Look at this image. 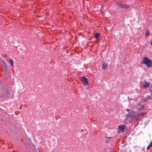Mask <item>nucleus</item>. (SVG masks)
<instances>
[{
    "label": "nucleus",
    "mask_w": 152,
    "mask_h": 152,
    "mask_svg": "<svg viewBox=\"0 0 152 152\" xmlns=\"http://www.w3.org/2000/svg\"><path fill=\"white\" fill-rule=\"evenodd\" d=\"M152 146V142H151L147 147V149H149Z\"/></svg>",
    "instance_id": "nucleus-10"
},
{
    "label": "nucleus",
    "mask_w": 152,
    "mask_h": 152,
    "mask_svg": "<svg viewBox=\"0 0 152 152\" xmlns=\"http://www.w3.org/2000/svg\"><path fill=\"white\" fill-rule=\"evenodd\" d=\"M150 85V83L148 82H145V84L143 85V88H145L149 87Z\"/></svg>",
    "instance_id": "nucleus-6"
},
{
    "label": "nucleus",
    "mask_w": 152,
    "mask_h": 152,
    "mask_svg": "<svg viewBox=\"0 0 152 152\" xmlns=\"http://www.w3.org/2000/svg\"><path fill=\"white\" fill-rule=\"evenodd\" d=\"M140 108H139V110H142L144 109V106L143 105H141L140 106Z\"/></svg>",
    "instance_id": "nucleus-11"
},
{
    "label": "nucleus",
    "mask_w": 152,
    "mask_h": 152,
    "mask_svg": "<svg viewBox=\"0 0 152 152\" xmlns=\"http://www.w3.org/2000/svg\"><path fill=\"white\" fill-rule=\"evenodd\" d=\"M146 113L145 112L141 113L140 114H137V117H139L140 116H141V117H142L143 116H144L145 115H146Z\"/></svg>",
    "instance_id": "nucleus-7"
},
{
    "label": "nucleus",
    "mask_w": 152,
    "mask_h": 152,
    "mask_svg": "<svg viewBox=\"0 0 152 152\" xmlns=\"http://www.w3.org/2000/svg\"><path fill=\"white\" fill-rule=\"evenodd\" d=\"M5 68L6 69H7V66L6 65L5 66Z\"/></svg>",
    "instance_id": "nucleus-16"
},
{
    "label": "nucleus",
    "mask_w": 152,
    "mask_h": 152,
    "mask_svg": "<svg viewBox=\"0 0 152 152\" xmlns=\"http://www.w3.org/2000/svg\"><path fill=\"white\" fill-rule=\"evenodd\" d=\"M125 128L126 126L124 125L118 126L119 130L123 132L124 131V130L125 129Z\"/></svg>",
    "instance_id": "nucleus-5"
},
{
    "label": "nucleus",
    "mask_w": 152,
    "mask_h": 152,
    "mask_svg": "<svg viewBox=\"0 0 152 152\" xmlns=\"http://www.w3.org/2000/svg\"><path fill=\"white\" fill-rule=\"evenodd\" d=\"M149 34L150 33L148 31H147L145 33V35L147 36H148Z\"/></svg>",
    "instance_id": "nucleus-13"
},
{
    "label": "nucleus",
    "mask_w": 152,
    "mask_h": 152,
    "mask_svg": "<svg viewBox=\"0 0 152 152\" xmlns=\"http://www.w3.org/2000/svg\"><path fill=\"white\" fill-rule=\"evenodd\" d=\"M10 62L11 64V65L12 66L13 64V61L11 59H10Z\"/></svg>",
    "instance_id": "nucleus-12"
},
{
    "label": "nucleus",
    "mask_w": 152,
    "mask_h": 152,
    "mask_svg": "<svg viewBox=\"0 0 152 152\" xmlns=\"http://www.w3.org/2000/svg\"><path fill=\"white\" fill-rule=\"evenodd\" d=\"M107 66V64L104 63L102 65V68L103 69H105Z\"/></svg>",
    "instance_id": "nucleus-8"
},
{
    "label": "nucleus",
    "mask_w": 152,
    "mask_h": 152,
    "mask_svg": "<svg viewBox=\"0 0 152 152\" xmlns=\"http://www.w3.org/2000/svg\"><path fill=\"white\" fill-rule=\"evenodd\" d=\"M151 44L152 45V39L151 42Z\"/></svg>",
    "instance_id": "nucleus-17"
},
{
    "label": "nucleus",
    "mask_w": 152,
    "mask_h": 152,
    "mask_svg": "<svg viewBox=\"0 0 152 152\" xmlns=\"http://www.w3.org/2000/svg\"><path fill=\"white\" fill-rule=\"evenodd\" d=\"M150 92L151 93V95L152 96V90H150Z\"/></svg>",
    "instance_id": "nucleus-14"
},
{
    "label": "nucleus",
    "mask_w": 152,
    "mask_h": 152,
    "mask_svg": "<svg viewBox=\"0 0 152 152\" xmlns=\"http://www.w3.org/2000/svg\"><path fill=\"white\" fill-rule=\"evenodd\" d=\"M81 81L84 83L85 85H87L88 84L87 79L84 76L82 77Z\"/></svg>",
    "instance_id": "nucleus-4"
},
{
    "label": "nucleus",
    "mask_w": 152,
    "mask_h": 152,
    "mask_svg": "<svg viewBox=\"0 0 152 152\" xmlns=\"http://www.w3.org/2000/svg\"><path fill=\"white\" fill-rule=\"evenodd\" d=\"M99 34L97 33H95L94 35V37L96 39H97L99 38Z\"/></svg>",
    "instance_id": "nucleus-9"
},
{
    "label": "nucleus",
    "mask_w": 152,
    "mask_h": 152,
    "mask_svg": "<svg viewBox=\"0 0 152 152\" xmlns=\"http://www.w3.org/2000/svg\"><path fill=\"white\" fill-rule=\"evenodd\" d=\"M141 63L142 64H145L148 67H152V61L146 56L144 57L143 58L142 61Z\"/></svg>",
    "instance_id": "nucleus-1"
},
{
    "label": "nucleus",
    "mask_w": 152,
    "mask_h": 152,
    "mask_svg": "<svg viewBox=\"0 0 152 152\" xmlns=\"http://www.w3.org/2000/svg\"><path fill=\"white\" fill-rule=\"evenodd\" d=\"M126 111L129 113V114H127L126 115L127 118L129 117L132 118H134L137 121H138V117H137V115L136 116L135 115H134L132 110H129V109H126Z\"/></svg>",
    "instance_id": "nucleus-2"
},
{
    "label": "nucleus",
    "mask_w": 152,
    "mask_h": 152,
    "mask_svg": "<svg viewBox=\"0 0 152 152\" xmlns=\"http://www.w3.org/2000/svg\"><path fill=\"white\" fill-rule=\"evenodd\" d=\"M148 99H151V96H148Z\"/></svg>",
    "instance_id": "nucleus-15"
},
{
    "label": "nucleus",
    "mask_w": 152,
    "mask_h": 152,
    "mask_svg": "<svg viewBox=\"0 0 152 152\" xmlns=\"http://www.w3.org/2000/svg\"><path fill=\"white\" fill-rule=\"evenodd\" d=\"M116 4L118 7L121 8L127 9L129 8L130 7V5L124 4L121 1L117 2Z\"/></svg>",
    "instance_id": "nucleus-3"
}]
</instances>
